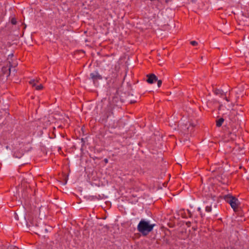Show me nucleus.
Returning <instances> with one entry per match:
<instances>
[{
  "label": "nucleus",
  "instance_id": "f257e3e1",
  "mask_svg": "<svg viewBox=\"0 0 249 249\" xmlns=\"http://www.w3.org/2000/svg\"><path fill=\"white\" fill-rule=\"evenodd\" d=\"M156 225L151 224L149 221L141 219L137 226V230L143 236L147 235L153 230Z\"/></svg>",
  "mask_w": 249,
  "mask_h": 249
},
{
  "label": "nucleus",
  "instance_id": "f03ea898",
  "mask_svg": "<svg viewBox=\"0 0 249 249\" xmlns=\"http://www.w3.org/2000/svg\"><path fill=\"white\" fill-rule=\"evenodd\" d=\"M225 200L230 204L231 207L235 211L238 207L239 202L235 197L227 195L225 197Z\"/></svg>",
  "mask_w": 249,
  "mask_h": 249
},
{
  "label": "nucleus",
  "instance_id": "7ed1b4c3",
  "mask_svg": "<svg viewBox=\"0 0 249 249\" xmlns=\"http://www.w3.org/2000/svg\"><path fill=\"white\" fill-rule=\"evenodd\" d=\"M146 81L149 84H153L158 80L157 77L154 74H150L147 75Z\"/></svg>",
  "mask_w": 249,
  "mask_h": 249
},
{
  "label": "nucleus",
  "instance_id": "20e7f679",
  "mask_svg": "<svg viewBox=\"0 0 249 249\" xmlns=\"http://www.w3.org/2000/svg\"><path fill=\"white\" fill-rule=\"evenodd\" d=\"M90 76L93 80H96L98 79H102V77L97 71H94L90 74Z\"/></svg>",
  "mask_w": 249,
  "mask_h": 249
},
{
  "label": "nucleus",
  "instance_id": "39448f33",
  "mask_svg": "<svg viewBox=\"0 0 249 249\" xmlns=\"http://www.w3.org/2000/svg\"><path fill=\"white\" fill-rule=\"evenodd\" d=\"M213 92L215 94L217 95H219L221 97L225 95V93L222 89H215L213 90Z\"/></svg>",
  "mask_w": 249,
  "mask_h": 249
},
{
  "label": "nucleus",
  "instance_id": "423d86ee",
  "mask_svg": "<svg viewBox=\"0 0 249 249\" xmlns=\"http://www.w3.org/2000/svg\"><path fill=\"white\" fill-rule=\"evenodd\" d=\"M112 114V112L111 111H107L106 113V115H104L102 117V121H106L107 118L110 116L111 114Z\"/></svg>",
  "mask_w": 249,
  "mask_h": 249
},
{
  "label": "nucleus",
  "instance_id": "0eeeda50",
  "mask_svg": "<svg viewBox=\"0 0 249 249\" xmlns=\"http://www.w3.org/2000/svg\"><path fill=\"white\" fill-rule=\"evenodd\" d=\"M224 121V119L223 118H221L217 120L216 121V126L218 127H220L222 125Z\"/></svg>",
  "mask_w": 249,
  "mask_h": 249
},
{
  "label": "nucleus",
  "instance_id": "6e6552de",
  "mask_svg": "<svg viewBox=\"0 0 249 249\" xmlns=\"http://www.w3.org/2000/svg\"><path fill=\"white\" fill-rule=\"evenodd\" d=\"M205 211L210 213L212 211V205H207L205 207Z\"/></svg>",
  "mask_w": 249,
  "mask_h": 249
},
{
  "label": "nucleus",
  "instance_id": "1a4fd4ad",
  "mask_svg": "<svg viewBox=\"0 0 249 249\" xmlns=\"http://www.w3.org/2000/svg\"><path fill=\"white\" fill-rule=\"evenodd\" d=\"M197 211L199 212V214L200 215L201 217H203L205 215L204 214H203L202 212H201V209L200 207H198L197 208Z\"/></svg>",
  "mask_w": 249,
  "mask_h": 249
},
{
  "label": "nucleus",
  "instance_id": "9d476101",
  "mask_svg": "<svg viewBox=\"0 0 249 249\" xmlns=\"http://www.w3.org/2000/svg\"><path fill=\"white\" fill-rule=\"evenodd\" d=\"M11 22L13 25H16L17 24V20L15 18H12L11 20Z\"/></svg>",
  "mask_w": 249,
  "mask_h": 249
},
{
  "label": "nucleus",
  "instance_id": "9b49d317",
  "mask_svg": "<svg viewBox=\"0 0 249 249\" xmlns=\"http://www.w3.org/2000/svg\"><path fill=\"white\" fill-rule=\"evenodd\" d=\"M30 84H31L33 87H35L36 86V81L35 80L33 79V80H31L30 82H29Z\"/></svg>",
  "mask_w": 249,
  "mask_h": 249
},
{
  "label": "nucleus",
  "instance_id": "f8f14e48",
  "mask_svg": "<svg viewBox=\"0 0 249 249\" xmlns=\"http://www.w3.org/2000/svg\"><path fill=\"white\" fill-rule=\"evenodd\" d=\"M42 88H43V86L41 84H40L38 86H37L36 87V90H40V89H42Z\"/></svg>",
  "mask_w": 249,
  "mask_h": 249
},
{
  "label": "nucleus",
  "instance_id": "ddd939ff",
  "mask_svg": "<svg viewBox=\"0 0 249 249\" xmlns=\"http://www.w3.org/2000/svg\"><path fill=\"white\" fill-rule=\"evenodd\" d=\"M190 43L193 46H196L198 44L197 42L196 41H192L190 42Z\"/></svg>",
  "mask_w": 249,
  "mask_h": 249
},
{
  "label": "nucleus",
  "instance_id": "4468645a",
  "mask_svg": "<svg viewBox=\"0 0 249 249\" xmlns=\"http://www.w3.org/2000/svg\"><path fill=\"white\" fill-rule=\"evenodd\" d=\"M157 81L158 82V83H157L158 86L159 88H160L161 85L162 81L161 80H158Z\"/></svg>",
  "mask_w": 249,
  "mask_h": 249
},
{
  "label": "nucleus",
  "instance_id": "2eb2a0df",
  "mask_svg": "<svg viewBox=\"0 0 249 249\" xmlns=\"http://www.w3.org/2000/svg\"><path fill=\"white\" fill-rule=\"evenodd\" d=\"M15 214V218L17 219V220H18V214H17V213H14Z\"/></svg>",
  "mask_w": 249,
  "mask_h": 249
},
{
  "label": "nucleus",
  "instance_id": "dca6fc26",
  "mask_svg": "<svg viewBox=\"0 0 249 249\" xmlns=\"http://www.w3.org/2000/svg\"><path fill=\"white\" fill-rule=\"evenodd\" d=\"M224 99H225L227 102H229V99L227 97H225Z\"/></svg>",
  "mask_w": 249,
  "mask_h": 249
},
{
  "label": "nucleus",
  "instance_id": "f3484780",
  "mask_svg": "<svg viewBox=\"0 0 249 249\" xmlns=\"http://www.w3.org/2000/svg\"><path fill=\"white\" fill-rule=\"evenodd\" d=\"M8 70H9V74H10V72H11V68H9L8 69Z\"/></svg>",
  "mask_w": 249,
  "mask_h": 249
},
{
  "label": "nucleus",
  "instance_id": "a211bd4d",
  "mask_svg": "<svg viewBox=\"0 0 249 249\" xmlns=\"http://www.w3.org/2000/svg\"><path fill=\"white\" fill-rule=\"evenodd\" d=\"M105 161L106 162H107V159H105Z\"/></svg>",
  "mask_w": 249,
  "mask_h": 249
},
{
  "label": "nucleus",
  "instance_id": "6ab92c4d",
  "mask_svg": "<svg viewBox=\"0 0 249 249\" xmlns=\"http://www.w3.org/2000/svg\"><path fill=\"white\" fill-rule=\"evenodd\" d=\"M81 141H82V142L83 141V138H82V139H81Z\"/></svg>",
  "mask_w": 249,
  "mask_h": 249
}]
</instances>
